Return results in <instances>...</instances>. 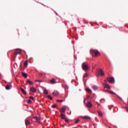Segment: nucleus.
Here are the masks:
<instances>
[{
  "mask_svg": "<svg viewBox=\"0 0 128 128\" xmlns=\"http://www.w3.org/2000/svg\"><path fill=\"white\" fill-rule=\"evenodd\" d=\"M107 80L108 82H110V84H114V78H108Z\"/></svg>",
  "mask_w": 128,
  "mask_h": 128,
  "instance_id": "obj_4",
  "label": "nucleus"
},
{
  "mask_svg": "<svg viewBox=\"0 0 128 128\" xmlns=\"http://www.w3.org/2000/svg\"><path fill=\"white\" fill-rule=\"evenodd\" d=\"M44 94H48V90H44Z\"/></svg>",
  "mask_w": 128,
  "mask_h": 128,
  "instance_id": "obj_20",
  "label": "nucleus"
},
{
  "mask_svg": "<svg viewBox=\"0 0 128 128\" xmlns=\"http://www.w3.org/2000/svg\"><path fill=\"white\" fill-rule=\"evenodd\" d=\"M27 82H28V84H34V83H32L30 80H28Z\"/></svg>",
  "mask_w": 128,
  "mask_h": 128,
  "instance_id": "obj_21",
  "label": "nucleus"
},
{
  "mask_svg": "<svg viewBox=\"0 0 128 128\" xmlns=\"http://www.w3.org/2000/svg\"><path fill=\"white\" fill-rule=\"evenodd\" d=\"M50 84H56V80L54 78H52L50 81Z\"/></svg>",
  "mask_w": 128,
  "mask_h": 128,
  "instance_id": "obj_12",
  "label": "nucleus"
},
{
  "mask_svg": "<svg viewBox=\"0 0 128 128\" xmlns=\"http://www.w3.org/2000/svg\"><path fill=\"white\" fill-rule=\"evenodd\" d=\"M92 88L93 90H98V86H92Z\"/></svg>",
  "mask_w": 128,
  "mask_h": 128,
  "instance_id": "obj_22",
  "label": "nucleus"
},
{
  "mask_svg": "<svg viewBox=\"0 0 128 128\" xmlns=\"http://www.w3.org/2000/svg\"><path fill=\"white\" fill-rule=\"evenodd\" d=\"M56 102H64L63 100H56Z\"/></svg>",
  "mask_w": 128,
  "mask_h": 128,
  "instance_id": "obj_26",
  "label": "nucleus"
},
{
  "mask_svg": "<svg viewBox=\"0 0 128 128\" xmlns=\"http://www.w3.org/2000/svg\"><path fill=\"white\" fill-rule=\"evenodd\" d=\"M86 108H90L92 106V104L90 102H88L86 104Z\"/></svg>",
  "mask_w": 128,
  "mask_h": 128,
  "instance_id": "obj_5",
  "label": "nucleus"
},
{
  "mask_svg": "<svg viewBox=\"0 0 128 128\" xmlns=\"http://www.w3.org/2000/svg\"><path fill=\"white\" fill-rule=\"evenodd\" d=\"M48 98H49V100H52V97L50 95L48 96Z\"/></svg>",
  "mask_w": 128,
  "mask_h": 128,
  "instance_id": "obj_24",
  "label": "nucleus"
},
{
  "mask_svg": "<svg viewBox=\"0 0 128 128\" xmlns=\"http://www.w3.org/2000/svg\"><path fill=\"white\" fill-rule=\"evenodd\" d=\"M98 113L99 116H102V112L101 111H98Z\"/></svg>",
  "mask_w": 128,
  "mask_h": 128,
  "instance_id": "obj_18",
  "label": "nucleus"
},
{
  "mask_svg": "<svg viewBox=\"0 0 128 128\" xmlns=\"http://www.w3.org/2000/svg\"><path fill=\"white\" fill-rule=\"evenodd\" d=\"M120 100H122V98H120V97H118Z\"/></svg>",
  "mask_w": 128,
  "mask_h": 128,
  "instance_id": "obj_37",
  "label": "nucleus"
},
{
  "mask_svg": "<svg viewBox=\"0 0 128 128\" xmlns=\"http://www.w3.org/2000/svg\"><path fill=\"white\" fill-rule=\"evenodd\" d=\"M84 118L88 119V118H90L88 116H85L84 117Z\"/></svg>",
  "mask_w": 128,
  "mask_h": 128,
  "instance_id": "obj_31",
  "label": "nucleus"
},
{
  "mask_svg": "<svg viewBox=\"0 0 128 128\" xmlns=\"http://www.w3.org/2000/svg\"><path fill=\"white\" fill-rule=\"evenodd\" d=\"M82 68L84 70H88V68H90L88 66V63L84 62L82 64Z\"/></svg>",
  "mask_w": 128,
  "mask_h": 128,
  "instance_id": "obj_2",
  "label": "nucleus"
},
{
  "mask_svg": "<svg viewBox=\"0 0 128 128\" xmlns=\"http://www.w3.org/2000/svg\"><path fill=\"white\" fill-rule=\"evenodd\" d=\"M86 92H92V90H90V89L89 88H86Z\"/></svg>",
  "mask_w": 128,
  "mask_h": 128,
  "instance_id": "obj_25",
  "label": "nucleus"
},
{
  "mask_svg": "<svg viewBox=\"0 0 128 128\" xmlns=\"http://www.w3.org/2000/svg\"><path fill=\"white\" fill-rule=\"evenodd\" d=\"M34 118L36 120H37V122H38V120H40V118H38L37 116H34Z\"/></svg>",
  "mask_w": 128,
  "mask_h": 128,
  "instance_id": "obj_19",
  "label": "nucleus"
},
{
  "mask_svg": "<svg viewBox=\"0 0 128 128\" xmlns=\"http://www.w3.org/2000/svg\"><path fill=\"white\" fill-rule=\"evenodd\" d=\"M30 100H34V97L32 96H30Z\"/></svg>",
  "mask_w": 128,
  "mask_h": 128,
  "instance_id": "obj_34",
  "label": "nucleus"
},
{
  "mask_svg": "<svg viewBox=\"0 0 128 128\" xmlns=\"http://www.w3.org/2000/svg\"><path fill=\"white\" fill-rule=\"evenodd\" d=\"M22 52V50L20 48H16L14 52V54L15 56H18V54H20Z\"/></svg>",
  "mask_w": 128,
  "mask_h": 128,
  "instance_id": "obj_3",
  "label": "nucleus"
},
{
  "mask_svg": "<svg viewBox=\"0 0 128 128\" xmlns=\"http://www.w3.org/2000/svg\"><path fill=\"white\" fill-rule=\"evenodd\" d=\"M28 104H32V100H28Z\"/></svg>",
  "mask_w": 128,
  "mask_h": 128,
  "instance_id": "obj_30",
  "label": "nucleus"
},
{
  "mask_svg": "<svg viewBox=\"0 0 128 128\" xmlns=\"http://www.w3.org/2000/svg\"><path fill=\"white\" fill-rule=\"evenodd\" d=\"M6 88L7 90H10L12 88V84H8L6 86Z\"/></svg>",
  "mask_w": 128,
  "mask_h": 128,
  "instance_id": "obj_11",
  "label": "nucleus"
},
{
  "mask_svg": "<svg viewBox=\"0 0 128 128\" xmlns=\"http://www.w3.org/2000/svg\"><path fill=\"white\" fill-rule=\"evenodd\" d=\"M38 124H41V123H40V121H38Z\"/></svg>",
  "mask_w": 128,
  "mask_h": 128,
  "instance_id": "obj_36",
  "label": "nucleus"
},
{
  "mask_svg": "<svg viewBox=\"0 0 128 128\" xmlns=\"http://www.w3.org/2000/svg\"><path fill=\"white\" fill-rule=\"evenodd\" d=\"M90 98V96L88 95L87 96V98Z\"/></svg>",
  "mask_w": 128,
  "mask_h": 128,
  "instance_id": "obj_35",
  "label": "nucleus"
},
{
  "mask_svg": "<svg viewBox=\"0 0 128 128\" xmlns=\"http://www.w3.org/2000/svg\"><path fill=\"white\" fill-rule=\"evenodd\" d=\"M52 108H56V104H54L52 105Z\"/></svg>",
  "mask_w": 128,
  "mask_h": 128,
  "instance_id": "obj_28",
  "label": "nucleus"
},
{
  "mask_svg": "<svg viewBox=\"0 0 128 128\" xmlns=\"http://www.w3.org/2000/svg\"><path fill=\"white\" fill-rule=\"evenodd\" d=\"M20 90H22V92H23V94H26V92L25 90H24V88H20Z\"/></svg>",
  "mask_w": 128,
  "mask_h": 128,
  "instance_id": "obj_17",
  "label": "nucleus"
},
{
  "mask_svg": "<svg viewBox=\"0 0 128 128\" xmlns=\"http://www.w3.org/2000/svg\"><path fill=\"white\" fill-rule=\"evenodd\" d=\"M60 116H61V118H62V120H64L66 118V116H64V114H62V113H61Z\"/></svg>",
  "mask_w": 128,
  "mask_h": 128,
  "instance_id": "obj_15",
  "label": "nucleus"
},
{
  "mask_svg": "<svg viewBox=\"0 0 128 128\" xmlns=\"http://www.w3.org/2000/svg\"><path fill=\"white\" fill-rule=\"evenodd\" d=\"M88 76V74L86 73L84 75V78H86Z\"/></svg>",
  "mask_w": 128,
  "mask_h": 128,
  "instance_id": "obj_27",
  "label": "nucleus"
},
{
  "mask_svg": "<svg viewBox=\"0 0 128 128\" xmlns=\"http://www.w3.org/2000/svg\"><path fill=\"white\" fill-rule=\"evenodd\" d=\"M60 112H61V114H64L66 112V107L65 106L62 107L60 109Z\"/></svg>",
  "mask_w": 128,
  "mask_h": 128,
  "instance_id": "obj_9",
  "label": "nucleus"
},
{
  "mask_svg": "<svg viewBox=\"0 0 128 128\" xmlns=\"http://www.w3.org/2000/svg\"><path fill=\"white\" fill-rule=\"evenodd\" d=\"M103 86H104V88H108V90H110V85H108V84L104 83Z\"/></svg>",
  "mask_w": 128,
  "mask_h": 128,
  "instance_id": "obj_8",
  "label": "nucleus"
},
{
  "mask_svg": "<svg viewBox=\"0 0 128 128\" xmlns=\"http://www.w3.org/2000/svg\"><path fill=\"white\" fill-rule=\"evenodd\" d=\"M106 92L108 94H116V93L112 91L106 90Z\"/></svg>",
  "mask_w": 128,
  "mask_h": 128,
  "instance_id": "obj_16",
  "label": "nucleus"
},
{
  "mask_svg": "<svg viewBox=\"0 0 128 128\" xmlns=\"http://www.w3.org/2000/svg\"><path fill=\"white\" fill-rule=\"evenodd\" d=\"M90 54H92L93 56H95V58H98V56H100V53L98 50L92 49L90 50Z\"/></svg>",
  "mask_w": 128,
  "mask_h": 128,
  "instance_id": "obj_1",
  "label": "nucleus"
},
{
  "mask_svg": "<svg viewBox=\"0 0 128 128\" xmlns=\"http://www.w3.org/2000/svg\"><path fill=\"white\" fill-rule=\"evenodd\" d=\"M84 102H86V100H84Z\"/></svg>",
  "mask_w": 128,
  "mask_h": 128,
  "instance_id": "obj_39",
  "label": "nucleus"
},
{
  "mask_svg": "<svg viewBox=\"0 0 128 128\" xmlns=\"http://www.w3.org/2000/svg\"><path fill=\"white\" fill-rule=\"evenodd\" d=\"M98 74H100V76H104V71H102V69L98 70Z\"/></svg>",
  "mask_w": 128,
  "mask_h": 128,
  "instance_id": "obj_6",
  "label": "nucleus"
},
{
  "mask_svg": "<svg viewBox=\"0 0 128 128\" xmlns=\"http://www.w3.org/2000/svg\"><path fill=\"white\" fill-rule=\"evenodd\" d=\"M52 95L54 96H60V92L58 90H54L52 93Z\"/></svg>",
  "mask_w": 128,
  "mask_h": 128,
  "instance_id": "obj_7",
  "label": "nucleus"
},
{
  "mask_svg": "<svg viewBox=\"0 0 128 128\" xmlns=\"http://www.w3.org/2000/svg\"><path fill=\"white\" fill-rule=\"evenodd\" d=\"M104 82H106V80H104Z\"/></svg>",
  "mask_w": 128,
  "mask_h": 128,
  "instance_id": "obj_38",
  "label": "nucleus"
},
{
  "mask_svg": "<svg viewBox=\"0 0 128 128\" xmlns=\"http://www.w3.org/2000/svg\"><path fill=\"white\" fill-rule=\"evenodd\" d=\"M30 90L32 92H36V89L34 88V87H31L30 88Z\"/></svg>",
  "mask_w": 128,
  "mask_h": 128,
  "instance_id": "obj_10",
  "label": "nucleus"
},
{
  "mask_svg": "<svg viewBox=\"0 0 128 128\" xmlns=\"http://www.w3.org/2000/svg\"><path fill=\"white\" fill-rule=\"evenodd\" d=\"M22 76H24V78H27L28 77V74H26V72H22Z\"/></svg>",
  "mask_w": 128,
  "mask_h": 128,
  "instance_id": "obj_14",
  "label": "nucleus"
},
{
  "mask_svg": "<svg viewBox=\"0 0 128 128\" xmlns=\"http://www.w3.org/2000/svg\"><path fill=\"white\" fill-rule=\"evenodd\" d=\"M78 120H77L75 121V124H78Z\"/></svg>",
  "mask_w": 128,
  "mask_h": 128,
  "instance_id": "obj_32",
  "label": "nucleus"
},
{
  "mask_svg": "<svg viewBox=\"0 0 128 128\" xmlns=\"http://www.w3.org/2000/svg\"><path fill=\"white\" fill-rule=\"evenodd\" d=\"M30 124V121L29 120H25V124L26 126H28Z\"/></svg>",
  "mask_w": 128,
  "mask_h": 128,
  "instance_id": "obj_13",
  "label": "nucleus"
},
{
  "mask_svg": "<svg viewBox=\"0 0 128 128\" xmlns=\"http://www.w3.org/2000/svg\"><path fill=\"white\" fill-rule=\"evenodd\" d=\"M64 120L66 122H68V118H65Z\"/></svg>",
  "mask_w": 128,
  "mask_h": 128,
  "instance_id": "obj_29",
  "label": "nucleus"
},
{
  "mask_svg": "<svg viewBox=\"0 0 128 128\" xmlns=\"http://www.w3.org/2000/svg\"><path fill=\"white\" fill-rule=\"evenodd\" d=\"M109 128H110V127Z\"/></svg>",
  "mask_w": 128,
  "mask_h": 128,
  "instance_id": "obj_40",
  "label": "nucleus"
},
{
  "mask_svg": "<svg viewBox=\"0 0 128 128\" xmlns=\"http://www.w3.org/2000/svg\"><path fill=\"white\" fill-rule=\"evenodd\" d=\"M35 82H42V81L40 80H36Z\"/></svg>",
  "mask_w": 128,
  "mask_h": 128,
  "instance_id": "obj_33",
  "label": "nucleus"
},
{
  "mask_svg": "<svg viewBox=\"0 0 128 128\" xmlns=\"http://www.w3.org/2000/svg\"><path fill=\"white\" fill-rule=\"evenodd\" d=\"M28 61H26V62H24V66H28Z\"/></svg>",
  "mask_w": 128,
  "mask_h": 128,
  "instance_id": "obj_23",
  "label": "nucleus"
}]
</instances>
